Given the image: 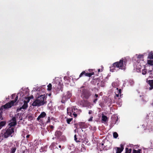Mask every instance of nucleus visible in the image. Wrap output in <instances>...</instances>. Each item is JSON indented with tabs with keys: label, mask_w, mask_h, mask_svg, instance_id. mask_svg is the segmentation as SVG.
<instances>
[{
	"label": "nucleus",
	"mask_w": 153,
	"mask_h": 153,
	"mask_svg": "<svg viewBox=\"0 0 153 153\" xmlns=\"http://www.w3.org/2000/svg\"><path fill=\"white\" fill-rule=\"evenodd\" d=\"M78 91L80 92L81 97L83 100H88L91 95V91L85 88L83 86L79 88Z\"/></svg>",
	"instance_id": "1"
},
{
	"label": "nucleus",
	"mask_w": 153,
	"mask_h": 153,
	"mask_svg": "<svg viewBox=\"0 0 153 153\" xmlns=\"http://www.w3.org/2000/svg\"><path fill=\"white\" fill-rule=\"evenodd\" d=\"M81 112L80 110L76 108V106H73L71 109L70 108H67V114L71 117H73V115L74 117H76L77 114H79Z\"/></svg>",
	"instance_id": "2"
},
{
	"label": "nucleus",
	"mask_w": 153,
	"mask_h": 153,
	"mask_svg": "<svg viewBox=\"0 0 153 153\" xmlns=\"http://www.w3.org/2000/svg\"><path fill=\"white\" fill-rule=\"evenodd\" d=\"M126 62V60H124V59L122 58L119 61L115 62L113 63L112 67L117 68L121 69H124L125 68L124 65Z\"/></svg>",
	"instance_id": "3"
},
{
	"label": "nucleus",
	"mask_w": 153,
	"mask_h": 153,
	"mask_svg": "<svg viewBox=\"0 0 153 153\" xmlns=\"http://www.w3.org/2000/svg\"><path fill=\"white\" fill-rule=\"evenodd\" d=\"M62 132L60 130L56 131L54 134L55 138L59 139L60 141H65L66 140V137L64 135H62Z\"/></svg>",
	"instance_id": "4"
},
{
	"label": "nucleus",
	"mask_w": 153,
	"mask_h": 153,
	"mask_svg": "<svg viewBox=\"0 0 153 153\" xmlns=\"http://www.w3.org/2000/svg\"><path fill=\"white\" fill-rule=\"evenodd\" d=\"M18 97V96L17 95L16 97V98L14 100H12L10 102H9L6 103L4 105L2 106V107H3L4 109H7L10 108L14 105V103L17 100Z\"/></svg>",
	"instance_id": "5"
},
{
	"label": "nucleus",
	"mask_w": 153,
	"mask_h": 153,
	"mask_svg": "<svg viewBox=\"0 0 153 153\" xmlns=\"http://www.w3.org/2000/svg\"><path fill=\"white\" fill-rule=\"evenodd\" d=\"M14 128L9 127L6 131V132L3 135L4 137L7 138L13 133L14 131Z\"/></svg>",
	"instance_id": "6"
},
{
	"label": "nucleus",
	"mask_w": 153,
	"mask_h": 153,
	"mask_svg": "<svg viewBox=\"0 0 153 153\" xmlns=\"http://www.w3.org/2000/svg\"><path fill=\"white\" fill-rule=\"evenodd\" d=\"M124 149V145H120V147H115L113 148V153H121Z\"/></svg>",
	"instance_id": "7"
},
{
	"label": "nucleus",
	"mask_w": 153,
	"mask_h": 153,
	"mask_svg": "<svg viewBox=\"0 0 153 153\" xmlns=\"http://www.w3.org/2000/svg\"><path fill=\"white\" fill-rule=\"evenodd\" d=\"M43 102H40L39 99L38 98L37 99L35 100L33 103L32 105L33 106H41L43 105Z\"/></svg>",
	"instance_id": "8"
},
{
	"label": "nucleus",
	"mask_w": 153,
	"mask_h": 153,
	"mask_svg": "<svg viewBox=\"0 0 153 153\" xmlns=\"http://www.w3.org/2000/svg\"><path fill=\"white\" fill-rule=\"evenodd\" d=\"M94 74V72H91L90 73H86L84 71H83L80 74L79 77V78L83 76H88L89 77H90L92 75H93Z\"/></svg>",
	"instance_id": "9"
},
{
	"label": "nucleus",
	"mask_w": 153,
	"mask_h": 153,
	"mask_svg": "<svg viewBox=\"0 0 153 153\" xmlns=\"http://www.w3.org/2000/svg\"><path fill=\"white\" fill-rule=\"evenodd\" d=\"M47 96L45 94L41 95L38 98V99H39L40 102H43V103H44L43 105H44L47 102L46 100L47 98Z\"/></svg>",
	"instance_id": "10"
},
{
	"label": "nucleus",
	"mask_w": 153,
	"mask_h": 153,
	"mask_svg": "<svg viewBox=\"0 0 153 153\" xmlns=\"http://www.w3.org/2000/svg\"><path fill=\"white\" fill-rule=\"evenodd\" d=\"M146 82L150 86L149 88V90H151L153 89V79L148 80L147 79Z\"/></svg>",
	"instance_id": "11"
},
{
	"label": "nucleus",
	"mask_w": 153,
	"mask_h": 153,
	"mask_svg": "<svg viewBox=\"0 0 153 153\" xmlns=\"http://www.w3.org/2000/svg\"><path fill=\"white\" fill-rule=\"evenodd\" d=\"M46 115V114L44 112H42L40 115L37 118L38 120H39L41 118H43L45 117Z\"/></svg>",
	"instance_id": "12"
},
{
	"label": "nucleus",
	"mask_w": 153,
	"mask_h": 153,
	"mask_svg": "<svg viewBox=\"0 0 153 153\" xmlns=\"http://www.w3.org/2000/svg\"><path fill=\"white\" fill-rule=\"evenodd\" d=\"M24 104L22 107V109H25L28 106L27 102H26V101L25 100L24 101Z\"/></svg>",
	"instance_id": "13"
},
{
	"label": "nucleus",
	"mask_w": 153,
	"mask_h": 153,
	"mask_svg": "<svg viewBox=\"0 0 153 153\" xmlns=\"http://www.w3.org/2000/svg\"><path fill=\"white\" fill-rule=\"evenodd\" d=\"M16 122H12L9 123L8 125L10 126L9 127H12L14 126H16Z\"/></svg>",
	"instance_id": "14"
},
{
	"label": "nucleus",
	"mask_w": 153,
	"mask_h": 153,
	"mask_svg": "<svg viewBox=\"0 0 153 153\" xmlns=\"http://www.w3.org/2000/svg\"><path fill=\"white\" fill-rule=\"evenodd\" d=\"M68 99V98H67L66 96L65 95L62 98V103H64L65 101H67Z\"/></svg>",
	"instance_id": "15"
},
{
	"label": "nucleus",
	"mask_w": 153,
	"mask_h": 153,
	"mask_svg": "<svg viewBox=\"0 0 153 153\" xmlns=\"http://www.w3.org/2000/svg\"><path fill=\"white\" fill-rule=\"evenodd\" d=\"M6 123V122L4 121L0 122V129L5 125Z\"/></svg>",
	"instance_id": "16"
},
{
	"label": "nucleus",
	"mask_w": 153,
	"mask_h": 153,
	"mask_svg": "<svg viewBox=\"0 0 153 153\" xmlns=\"http://www.w3.org/2000/svg\"><path fill=\"white\" fill-rule=\"evenodd\" d=\"M66 119V121L67 123L68 124H71V122L73 120V119L72 118H68L67 117H65Z\"/></svg>",
	"instance_id": "17"
},
{
	"label": "nucleus",
	"mask_w": 153,
	"mask_h": 153,
	"mask_svg": "<svg viewBox=\"0 0 153 153\" xmlns=\"http://www.w3.org/2000/svg\"><path fill=\"white\" fill-rule=\"evenodd\" d=\"M67 98L69 99L72 96V93L70 91H68L67 94L65 95Z\"/></svg>",
	"instance_id": "18"
},
{
	"label": "nucleus",
	"mask_w": 153,
	"mask_h": 153,
	"mask_svg": "<svg viewBox=\"0 0 153 153\" xmlns=\"http://www.w3.org/2000/svg\"><path fill=\"white\" fill-rule=\"evenodd\" d=\"M108 119L107 116H106L103 115L102 116V120L104 122H106Z\"/></svg>",
	"instance_id": "19"
},
{
	"label": "nucleus",
	"mask_w": 153,
	"mask_h": 153,
	"mask_svg": "<svg viewBox=\"0 0 153 153\" xmlns=\"http://www.w3.org/2000/svg\"><path fill=\"white\" fill-rule=\"evenodd\" d=\"M148 72L149 73L150 76L152 78H153V66L152 69V70H149L148 71Z\"/></svg>",
	"instance_id": "20"
},
{
	"label": "nucleus",
	"mask_w": 153,
	"mask_h": 153,
	"mask_svg": "<svg viewBox=\"0 0 153 153\" xmlns=\"http://www.w3.org/2000/svg\"><path fill=\"white\" fill-rule=\"evenodd\" d=\"M58 144L57 143L55 142H53L52 143L51 146H52L53 149L54 148H58L56 146Z\"/></svg>",
	"instance_id": "21"
},
{
	"label": "nucleus",
	"mask_w": 153,
	"mask_h": 153,
	"mask_svg": "<svg viewBox=\"0 0 153 153\" xmlns=\"http://www.w3.org/2000/svg\"><path fill=\"white\" fill-rule=\"evenodd\" d=\"M133 153H141V150L140 149H138L137 150L134 149L133 150Z\"/></svg>",
	"instance_id": "22"
},
{
	"label": "nucleus",
	"mask_w": 153,
	"mask_h": 153,
	"mask_svg": "<svg viewBox=\"0 0 153 153\" xmlns=\"http://www.w3.org/2000/svg\"><path fill=\"white\" fill-rule=\"evenodd\" d=\"M117 91H116V92H117V93L120 94V97H121L122 95H123V94H121V89H118V88H117Z\"/></svg>",
	"instance_id": "23"
},
{
	"label": "nucleus",
	"mask_w": 153,
	"mask_h": 153,
	"mask_svg": "<svg viewBox=\"0 0 153 153\" xmlns=\"http://www.w3.org/2000/svg\"><path fill=\"white\" fill-rule=\"evenodd\" d=\"M52 85L51 83H49L47 86L48 88L47 90L48 91H51L52 89Z\"/></svg>",
	"instance_id": "24"
},
{
	"label": "nucleus",
	"mask_w": 153,
	"mask_h": 153,
	"mask_svg": "<svg viewBox=\"0 0 153 153\" xmlns=\"http://www.w3.org/2000/svg\"><path fill=\"white\" fill-rule=\"evenodd\" d=\"M79 124L80 126V128H81L84 127L85 125V123L81 122L79 123Z\"/></svg>",
	"instance_id": "25"
},
{
	"label": "nucleus",
	"mask_w": 153,
	"mask_h": 153,
	"mask_svg": "<svg viewBox=\"0 0 153 153\" xmlns=\"http://www.w3.org/2000/svg\"><path fill=\"white\" fill-rule=\"evenodd\" d=\"M131 149H128V148L126 149V152L125 153H130L131 151Z\"/></svg>",
	"instance_id": "26"
},
{
	"label": "nucleus",
	"mask_w": 153,
	"mask_h": 153,
	"mask_svg": "<svg viewBox=\"0 0 153 153\" xmlns=\"http://www.w3.org/2000/svg\"><path fill=\"white\" fill-rule=\"evenodd\" d=\"M74 140L77 142H79V139H78L77 137V136L76 134H75L74 136Z\"/></svg>",
	"instance_id": "27"
},
{
	"label": "nucleus",
	"mask_w": 153,
	"mask_h": 153,
	"mask_svg": "<svg viewBox=\"0 0 153 153\" xmlns=\"http://www.w3.org/2000/svg\"><path fill=\"white\" fill-rule=\"evenodd\" d=\"M147 63L151 65H153V60H148Z\"/></svg>",
	"instance_id": "28"
},
{
	"label": "nucleus",
	"mask_w": 153,
	"mask_h": 153,
	"mask_svg": "<svg viewBox=\"0 0 153 153\" xmlns=\"http://www.w3.org/2000/svg\"><path fill=\"white\" fill-rule=\"evenodd\" d=\"M148 57L150 59H153V53L152 52L150 53Z\"/></svg>",
	"instance_id": "29"
},
{
	"label": "nucleus",
	"mask_w": 153,
	"mask_h": 153,
	"mask_svg": "<svg viewBox=\"0 0 153 153\" xmlns=\"http://www.w3.org/2000/svg\"><path fill=\"white\" fill-rule=\"evenodd\" d=\"M113 136L114 138H116L118 137V135L116 132H114L113 134Z\"/></svg>",
	"instance_id": "30"
},
{
	"label": "nucleus",
	"mask_w": 153,
	"mask_h": 153,
	"mask_svg": "<svg viewBox=\"0 0 153 153\" xmlns=\"http://www.w3.org/2000/svg\"><path fill=\"white\" fill-rule=\"evenodd\" d=\"M16 122V116L14 117H12V119L10 121V122Z\"/></svg>",
	"instance_id": "31"
},
{
	"label": "nucleus",
	"mask_w": 153,
	"mask_h": 153,
	"mask_svg": "<svg viewBox=\"0 0 153 153\" xmlns=\"http://www.w3.org/2000/svg\"><path fill=\"white\" fill-rule=\"evenodd\" d=\"M147 73L146 69H144L142 70V74L143 75H145Z\"/></svg>",
	"instance_id": "32"
},
{
	"label": "nucleus",
	"mask_w": 153,
	"mask_h": 153,
	"mask_svg": "<svg viewBox=\"0 0 153 153\" xmlns=\"http://www.w3.org/2000/svg\"><path fill=\"white\" fill-rule=\"evenodd\" d=\"M60 84V83H59L58 84V86L57 87V90H60V89H61V87L60 85H59V84Z\"/></svg>",
	"instance_id": "33"
},
{
	"label": "nucleus",
	"mask_w": 153,
	"mask_h": 153,
	"mask_svg": "<svg viewBox=\"0 0 153 153\" xmlns=\"http://www.w3.org/2000/svg\"><path fill=\"white\" fill-rule=\"evenodd\" d=\"M98 100V98H96V97H94L93 100V102L94 103H96V102Z\"/></svg>",
	"instance_id": "34"
},
{
	"label": "nucleus",
	"mask_w": 153,
	"mask_h": 153,
	"mask_svg": "<svg viewBox=\"0 0 153 153\" xmlns=\"http://www.w3.org/2000/svg\"><path fill=\"white\" fill-rule=\"evenodd\" d=\"M138 59H142L143 58V55H139L137 57Z\"/></svg>",
	"instance_id": "35"
},
{
	"label": "nucleus",
	"mask_w": 153,
	"mask_h": 153,
	"mask_svg": "<svg viewBox=\"0 0 153 153\" xmlns=\"http://www.w3.org/2000/svg\"><path fill=\"white\" fill-rule=\"evenodd\" d=\"M26 99L27 100V101H26V102H27L28 103L29 102L30 100L31 99V98L30 97H28L26 98Z\"/></svg>",
	"instance_id": "36"
},
{
	"label": "nucleus",
	"mask_w": 153,
	"mask_h": 153,
	"mask_svg": "<svg viewBox=\"0 0 153 153\" xmlns=\"http://www.w3.org/2000/svg\"><path fill=\"white\" fill-rule=\"evenodd\" d=\"M16 96H16V95L14 94H12L11 99H14V98L15 97H16Z\"/></svg>",
	"instance_id": "37"
},
{
	"label": "nucleus",
	"mask_w": 153,
	"mask_h": 153,
	"mask_svg": "<svg viewBox=\"0 0 153 153\" xmlns=\"http://www.w3.org/2000/svg\"><path fill=\"white\" fill-rule=\"evenodd\" d=\"M74 127L76 128V129H77L78 128V124H77V123H74Z\"/></svg>",
	"instance_id": "38"
},
{
	"label": "nucleus",
	"mask_w": 153,
	"mask_h": 153,
	"mask_svg": "<svg viewBox=\"0 0 153 153\" xmlns=\"http://www.w3.org/2000/svg\"><path fill=\"white\" fill-rule=\"evenodd\" d=\"M93 117L92 116L90 118L88 119V121H91L92 120Z\"/></svg>",
	"instance_id": "39"
},
{
	"label": "nucleus",
	"mask_w": 153,
	"mask_h": 153,
	"mask_svg": "<svg viewBox=\"0 0 153 153\" xmlns=\"http://www.w3.org/2000/svg\"><path fill=\"white\" fill-rule=\"evenodd\" d=\"M93 113V112L92 110H89L88 112V114H90Z\"/></svg>",
	"instance_id": "40"
},
{
	"label": "nucleus",
	"mask_w": 153,
	"mask_h": 153,
	"mask_svg": "<svg viewBox=\"0 0 153 153\" xmlns=\"http://www.w3.org/2000/svg\"><path fill=\"white\" fill-rule=\"evenodd\" d=\"M22 109V107H20L19 108H18L17 110V112H19V111H20Z\"/></svg>",
	"instance_id": "41"
},
{
	"label": "nucleus",
	"mask_w": 153,
	"mask_h": 153,
	"mask_svg": "<svg viewBox=\"0 0 153 153\" xmlns=\"http://www.w3.org/2000/svg\"><path fill=\"white\" fill-rule=\"evenodd\" d=\"M49 127L51 129H53L54 128V126L52 125H49Z\"/></svg>",
	"instance_id": "42"
},
{
	"label": "nucleus",
	"mask_w": 153,
	"mask_h": 153,
	"mask_svg": "<svg viewBox=\"0 0 153 153\" xmlns=\"http://www.w3.org/2000/svg\"><path fill=\"white\" fill-rule=\"evenodd\" d=\"M50 122V117H48V120L47 122V123H49Z\"/></svg>",
	"instance_id": "43"
},
{
	"label": "nucleus",
	"mask_w": 153,
	"mask_h": 153,
	"mask_svg": "<svg viewBox=\"0 0 153 153\" xmlns=\"http://www.w3.org/2000/svg\"><path fill=\"white\" fill-rule=\"evenodd\" d=\"M115 93L117 97H119V95L120 96V94L117 93V92H116V91H115Z\"/></svg>",
	"instance_id": "44"
},
{
	"label": "nucleus",
	"mask_w": 153,
	"mask_h": 153,
	"mask_svg": "<svg viewBox=\"0 0 153 153\" xmlns=\"http://www.w3.org/2000/svg\"><path fill=\"white\" fill-rule=\"evenodd\" d=\"M94 97H96L97 98H98V97H99L98 95L97 94H95L94 96Z\"/></svg>",
	"instance_id": "45"
},
{
	"label": "nucleus",
	"mask_w": 153,
	"mask_h": 153,
	"mask_svg": "<svg viewBox=\"0 0 153 153\" xmlns=\"http://www.w3.org/2000/svg\"><path fill=\"white\" fill-rule=\"evenodd\" d=\"M70 153H76L75 151H72Z\"/></svg>",
	"instance_id": "46"
},
{
	"label": "nucleus",
	"mask_w": 153,
	"mask_h": 153,
	"mask_svg": "<svg viewBox=\"0 0 153 153\" xmlns=\"http://www.w3.org/2000/svg\"><path fill=\"white\" fill-rule=\"evenodd\" d=\"M29 137H30V135H27L26 136V138H29Z\"/></svg>",
	"instance_id": "47"
},
{
	"label": "nucleus",
	"mask_w": 153,
	"mask_h": 153,
	"mask_svg": "<svg viewBox=\"0 0 153 153\" xmlns=\"http://www.w3.org/2000/svg\"><path fill=\"white\" fill-rule=\"evenodd\" d=\"M48 95L49 96H51V93H50L48 94Z\"/></svg>",
	"instance_id": "48"
},
{
	"label": "nucleus",
	"mask_w": 153,
	"mask_h": 153,
	"mask_svg": "<svg viewBox=\"0 0 153 153\" xmlns=\"http://www.w3.org/2000/svg\"><path fill=\"white\" fill-rule=\"evenodd\" d=\"M30 97V98H31V99H33V96H31L30 97Z\"/></svg>",
	"instance_id": "49"
},
{
	"label": "nucleus",
	"mask_w": 153,
	"mask_h": 153,
	"mask_svg": "<svg viewBox=\"0 0 153 153\" xmlns=\"http://www.w3.org/2000/svg\"><path fill=\"white\" fill-rule=\"evenodd\" d=\"M77 130V129L76 128L75 130H74V131L75 133H76V130Z\"/></svg>",
	"instance_id": "50"
},
{
	"label": "nucleus",
	"mask_w": 153,
	"mask_h": 153,
	"mask_svg": "<svg viewBox=\"0 0 153 153\" xmlns=\"http://www.w3.org/2000/svg\"><path fill=\"white\" fill-rule=\"evenodd\" d=\"M59 147L61 148V146L60 145L59 146Z\"/></svg>",
	"instance_id": "51"
},
{
	"label": "nucleus",
	"mask_w": 153,
	"mask_h": 153,
	"mask_svg": "<svg viewBox=\"0 0 153 153\" xmlns=\"http://www.w3.org/2000/svg\"><path fill=\"white\" fill-rule=\"evenodd\" d=\"M104 145V144L103 143H102L101 144V145H102V146H103V145Z\"/></svg>",
	"instance_id": "52"
},
{
	"label": "nucleus",
	"mask_w": 153,
	"mask_h": 153,
	"mask_svg": "<svg viewBox=\"0 0 153 153\" xmlns=\"http://www.w3.org/2000/svg\"><path fill=\"white\" fill-rule=\"evenodd\" d=\"M98 72H100V69H99L98 70Z\"/></svg>",
	"instance_id": "53"
},
{
	"label": "nucleus",
	"mask_w": 153,
	"mask_h": 153,
	"mask_svg": "<svg viewBox=\"0 0 153 153\" xmlns=\"http://www.w3.org/2000/svg\"><path fill=\"white\" fill-rule=\"evenodd\" d=\"M2 115L0 116V118L1 119V117H2Z\"/></svg>",
	"instance_id": "54"
},
{
	"label": "nucleus",
	"mask_w": 153,
	"mask_h": 153,
	"mask_svg": "<svg viewBox=\"0 0 153 153\" xmlns=\"http://www.w3.org/2000/svg\"><path fill=\"white\" fill-rule=\"evenodd\" d=\"M89 71H90V69H89Z\"/></svg>",
	"instance_id": "55"
},
{
	"label": "nucleus",
	"mask_w": 153,
	"mask_h": 153,
	"mask_svg": "<svg viewBox=\"0 0 153 153\" xmlns=\"http://www.w3.org/2000/svg\"><path fill=\"white\" fill-rule=\"evenodd\" d=\"M53 139H54V137H53Z\"/></svg>",
	"instance_id": "56"
},
{
	"label": "nucleus",
	"mask_w": 153,
	"mask_h": 153,
	"mask_svg": "<svg viewBox=\"0 0 153 153\" xmlns=\"http://www.w3.org/2000/svg\"><path fill=\"white\" fill-rule=\"evenodd\" d=\"M24 152H23V153H24Z\"/></svg>",
	"instance_id": "57"
},
{
	"label": "nucleus",
	"mask_w": 153,
	"mask_h": 153,
	"mask_svg": "<svg viewBox=\"0 0 153 153\" xmlns=\"http://www.w3.org/2000/svg\"><path fill=\"white\" fill-rule=\"evenodd\" d=\"M116 121H117V119H116Z\"/></svg>",
	"instance_id": "58"
},
{
	"label": "nucleus",
	"mask_w": 153,
	"mask_h": 153,
	"mask_svg": "<svg viewBox=\"0 0 153 153\" xmlns=\"http://www.w3.org/2000/svg\"><path fill=\"white\" fill-rule=\"evenodd\" d=\"M116 123V122H115V123H114V124H115Z\"/></svg>",
	"instance_id": "59"
}]
</instances>
